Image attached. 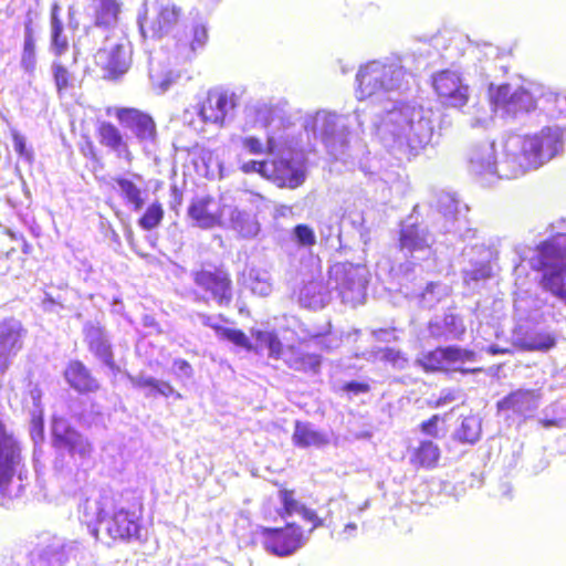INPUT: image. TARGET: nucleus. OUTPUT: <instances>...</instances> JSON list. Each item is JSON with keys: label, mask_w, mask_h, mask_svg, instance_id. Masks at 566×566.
Wrapping results in <instances>:
<instances>
[{"label": "nucleus", "mask_w": 566, "mask_h": 566, "mask_svg": "<svg viewBox=\"0 0 566 566\" xmlns=\"http://www.w3.org/2000/svg\"><path fill=\"white\" fill-rule=\"evenodd\" d=\"M51 73L56 87L57 94L61 96L67 88L74 85L75 77L65 65L59 60H54L51 64Z\"/></svg>", "instance_id": "nucleus-49"}, {"label": "nucleus", "mask_w": 566, "mask_h": 566, "mask_svg": "<svg viewBox=\"0 0 566 566\" xmlns=\"http://www.w3.org/2000/svg\"><path fill=\"white\" fill-rule=\"evenodd\" d=\"M88 349L98 360H101L107 368H109L114 375L119 373L120 369L114 360L109 337H106L103 340L94 344L93 346L88 347Z\"/></svg>", "instance_id": "nucleus-47"}, {"label": "nucleus", "mask_w": 566, "mask_h": 566, "mask_svg": "<svg viewBox=\"0 0 566 566\" xmlns=\"http://www.w3.org/2000/svg\"><path fill=\"white\" fill-rule=\"evenodd\" d=\"M188 216L195 226L202 229H211L220 221L219 209L210 196L195 198L188 207Z\"/></svg>", "instance_id": "nucleus-31"}, {"label": "nucleus", "mask_w": 566, "mask_h": 566, "mask_svg": "<svg viewBox=\"0 0 566 566\" xmlns=\"http://www.w3.org/2000/svg\"><path fill=\"white\" fill-rule=\"evenodd\" d=\"M240 169L245 174L258 172L262 177L268 178L270 163L264 160H248L242 161L240 165Z\"/></svg>", "instance_id": "nucleus-58"}, {"label": "nucleus", "mask_w": 566, "mask_h": 566, "mask_svg": "<svg viewBox=\"0 0 566 566\" xmlns=\"http://www.w3.org/2000/svg\"><path fill=\"white\" fill-rule=\"evenodd\" d=\"M179 74L161 64V62L151 56L149 59V80L151 86L158 94L167 92L172 84L177 82Z\"/></svg>", "instance_id": "nucleus-38"}, {"label": "nucleus", "mask_w": 566, "mask_h": 566, "mask_svg": "<svg viewBox=\"0 0 566 566\" xmlns=\"http://www.w3.org/2000/svg\"><path fill=\"white\" fill-rule=\"evenodd\" d=\"M22 462L18 440L0 422V502L6 495L12 496L9 483Z\"/></svg>", "instance_id": "nucleus-18"}, {"label": "nucleus", "mask_w": 566, "mask_h": 566, "mask_svg": "<svg viewBox=\"0 0 566 566\" xmlns=\"http://www.w3.org/2000/svg\"><path fill=\"white\" fill-rule=\"evenodd\" d=\"M242 146L251 155H262V154H264V149H265L262 142L254 136L244 137L242 139Z\"/></svg>", "instance_id": "nucleus-60"}, {"label": "nucleus", "mask_w": 566, "mask_h": 566, "mask_svg": "<svg viewBox=\"0 0 566 566\" xmlns=\"http://www.w3.org/2000/svg\"><path fill=\"white\" fill-rule=\"evenodd\" d=\"M291 240L300 249H312L317 242L314 229L305 223H298L291 230Z\"/></svg>", "instance_id": "nucleus-51"}, {"label": "nucleus", "mask_w": 566, "mask_h": 566, "mask_svg": "<svg viewBox=\"0 0 566 566\" xmlns=\"http://www.w3.org/2000/svg\"><path fill=\"white\" fill-rule=\"evenodd\" d=\"M440 420L439 415H433L429 420L423 421L420 426L421 431L432 438L439 437L438 422Z\"/></svg>", "instance_id": "nucleus-62"}, {"label": "nucleus", "mask_w": 566, "mask_h": 566, "mask_svg": "<svg viewBox=\"0 0 566 566\" xmlns=\"http://www.w3.org/2000/svg\"><path fill=\"white\" fill-rule=\"evenodd\" d=\"M172 373L177 378L188 380L192 377L193 369L186 359L177 358L172 361Z\"/></svg>", "instance_id": "nucleus-59"}, {"label": "nucleus", "mask_w": 566, "mask_h": 566, "mask_svg": "<svg viewBox=\"0 0 566 566\" xmlns=\"http://www.w3.org/2000/svg\"><path fill=\"white\" fill-rule=\"evenodd\" d=\"M220 336L248 350H252L253 348L248 336L240 329L229 327L220 328Z\"/></svg>", "instance_id": "nucleus-53"}, {"label": "nucleus", "mask_w": 566, "mask_h": 566, "mask_svg": "<svg viewBox=\"0 0 566 566\" xmlns=\"http://www.w3.org/2000/svg\"><path fill=\"white\" fill-rule=\"evenodd\" d=\"M52 439L57 452H67L74 460H85L92 453L90 441L63 419L53 421Z\"/></svg>", "instance_id": "nucleus-21"}, {"label": "nucleus", "mask_w": 566, "mask_h": 566, "mask_svg": "<svg viewBox=\"0 0 566 566\" xmlns=\"http://www.w3.org/2000/svg\"><path fill=\"white\" fill-rule=\"evenodd\" d=\"M64 375L70 386L78 392L96 391L99 387L98 381L92 377L90 370L78 360L70 363Z\"/></svg>", "instance_id": "nucleus-37"}, {"label": "nucleus", "mask_w": 566, "mask_h": 566, "mask_svg": "<svg viewBox=\"0 0 566 566\" xmlns=\"http://www.w3.org/2000/svg\"><path fill=\"white\" fill-rule=\"evenodd\" d=\"M539 399L538 390L520 388L499 400L496 406L500 411L512 410L518 416L527 417L538 408Z\"/></svg>", "instance_id": "nucleus-30"}, {"label": "nucleus", "mask_w": 566, "mask_h": 566, "mask_svg": "<svg viewBox=\"0 0 566 566\" xmlns=\"http://www.w3.org/2000/svg\"><path fill=\"white\" fill-rule=\"evenodd\" d=\"M279 187L295 189L306 179L305 165L295 158H280L270 161L268 178Z\"/></svg>", "instance_id": "nucleus-28"}, {"label": "nucleus", "mask_w": 566, "mask_h": 566, "mask_svg": "<svg viewBox=\"0 0 566 566\" xmlns=\"http://www.w3.org/2000/svg\"><path fill=\"white\" fill-rule=\"evenodd\" d=\"M432 86L440 102L446 106L460 108L469 101V85L454 71L443 70L436 73L432 76Z\"/></svg>", "instance_id": "nucleus-20"}, {"label": "nucleus", "mask_w": 566, "mask_h": 566, "mask_svg": "<svg viewBox=\"0 0 566 566\" xmlns=\"http://www.w3.org/2000/svg\"><path fill=\"white\" fill-rule=\"evenodd\" d=\"M97 137L101 145L114 151L118 158H124L127 161L132 160V153L128 148L127 142L118 127L111 122H102L97 128Z\"/></svg>", "instance_id": "nucleus-33"}, {"label": "nucleus", "mask_w": 566, "mask_h": 566, "mask_svg": "<svg viewBox=\"0 0 566 566\" xmlns=\"http://www.w3.org/2000/svg\"><path fill=\"white\" fill-rule=\"evenodd\" d=\"M437 209L440 216L438 228L444 233H458L462 241H471L475 238L476 231L467 226V220L461 218V202L449 192L438 196Z\"/></svg>", "instance_id": "nucleus-15"}, {"label": "nucleus", "mask_w": 566, "mask_h": 566, "mask_svg": "<svg viewBox=\"0 0 566 566\" xmlns=\"http://www.w3.org/2000/svg\"><path fill=\"white\" fill-rule=\"evenodd\" d=\"M262 535L265 549L280 557L294 554L308 541V536L295 523H287L285 527H264Z\"/></svg>", "instance_id": "nucleus-14"}, {"label": "nucleus", "mask_w": 566, "mask_h": 566, "mask_svg": "<svg viewBox=\"0 0 566 566\" xmlns=\"http://www.w3.org/2000/svg\"><path fill=\"white\" fill-rule=\"evenodd\" d=\"M359 99L373 98L384 104L380 114L402 102L397 99L408 90L409 81L403 67L397 62L371 61L361 66L356 75Z\"/></svg>", "instance_id": "nucleus-4"}, {"label": "nucleus", "mask_w": 566, "mask_h": 566, "mask_svg": "<svg viewBox=\"0 0 566 566\" xmlns=\"http://www.w3.org/2000/svg\"><path fill=\"white\" fill-rule=\"evenodd\" d=\"M114 181L126 205L130 206L134 211L142 210L145 205V199L142 196L140 188L132 180L124 177H116Z\"/></svg>", "instance_id": "nucleus-43"}, {"label": "nucleus", "mask_w": 566, "mask_h": 566, "mask_svg": "<svg viewBox=\"0 0 566 566\" xmlns=\"http://www.w3.org/2000/svg\"><path fill=\"white\" fill-rule=\"evenodd\" d=\"M292 441L295 447L306 449L310 447L323 448L329 443L326 432L317 430L311 422L295 421Z\"/></svg>", "instance_id": "nucleus-34"}, {"label": "nucleus", "mask_w": 566, "mask_h": 566, "mask_svg": "<svg viewBox=\"0 0 566 566\" xmlns=\"http://www.w3.org/2000/svg\"><path fill=\"white\" fill-rule=\"evenodd\" d=\"M565 128L545 126L534 134H511L505 137L503 170L507 176H524L537 170L565 149Z\"/></svg>", "instance_id": "nucleus-2"}, {"label": "nucleus", "mask_w": 566, "mask_h": 566, "mask_svg": "<svg viewBox=\"0 0 566 566\" xmlns=\"http://www.w3.org/2000/svg\"><path fill=\"white\" fill-rule=\"evenodd\" d=\"M130 381L134 387L147 390V397H156L159 395L167 398L175 394L178 398L181 397L180 394L175 391L174 387L169 382L156 379L150 376L130 377Z\"/></svg>", "instance_id": "nucleus-40"}, {"label": "nucleus", "mask_w": 566, "mask_h": 566, "mask_svg": "<svg viewBox=\"0 0 566 566\" xmlns=\"http://www.w3.org/2000/svg\"><path fill=\"white\" fill-rule=\"evenodd\" d=\"M115 509V496L112 491L104 490L96 499H86L80 506V518L90 528V533L97 538L98 528L103 527L106 516Z\"/></svg>", "instance_id": "nucleus-26"}, {"label": "nucleus", "mask_w": 566, "mask_h": 566, "mask_svg": "<svg viewBox=\"0 0 566 566\" xmlns=\"http://www.w3.org/2000/svg\"><path fill=\"white\" fill-rule=\"evenodd\" d=\"M343 391L352 394L354 396L366 394L370 390V386L366 382H360L356 380L347 381L342 387Z\"/></svg>", "instance_id": "nucleus-61"}, {"label": "nucleus", "mask_w": 566, "mask_h": 566, "mask_svg": "<svg viewBox=\"0 0 566 566\" xmlns=\"http://www.w3.org/2000/svg\"><path fill=\"white\" fill-rule=\"evenodd\" d=\"M23 52H35V39L31 27V20L24 23Z\"/></svg>", "instance_id": "nucleus-63"}, {"label": "nucleus", "mask_w": 566, "mask_h": 566, "mask_svg": "<svg viewBox=\"0 0 566 566\" xmlns=\"http://www.w3.org/2000/svg\"><path fill=\"white\" fill-rule=\"evenodd\" d=\"M332 287L319 280L304 284L300 292V302L304 307L319 310L327 305L332 298Z\"/></svg>", "instance_id": "nucleus-35"}, {"label": "nucleus", "mask_w": 566, "mask_h": 566, "mask_svg": "<svg viewBox=\"0 0 566 566\" xmlns=\"http://www.w3.org/2000/svg\"><path fill=\"white\" fill-rule=\"evenodd\" d=\"M468 170L482 186H492L499 179H516L520 176H506L503 170L505 160V139L500 155H496L493 143L473 145L467 155Z\"/></svg>", "instance_id": "nucleus-8"}, {"label": "nucleus", "mask_w": 566, "mask_h": 566, "mask_svg": "<svg viewBox=\"0 0 566 566\" xmlns=\"http://www.w3.org/2000/svg\"><path fill=\"white\" fill-rule=\"evenodd\" d=\"M328 284L343 303L356 306L366 296L368 272L365 266L336 263L329 270Z\"/></svg>", "instance_id": "nucleus-9"}, {"label": "nucleus", "mask_w": 566, "mask_h": 566, "mask_svg": "<svg viewBox=\"0 0 566 566\" xmlns=\"http://www.w3.org/2000/svg\"><path fill=\"white\" fill-rule=\"evenodd\" d=\"M83 331L88 347L108 337L105 329L93 322L85 323Z\"/></svg>", "instance_id": "nucleus-54"}, {"label": "nucleus", "mask_w": 566, "mask_h": 566, "mask_svg": "<svg viewBox=\"0 0 566 566\" xmlns=\"http://www.w3.org/2000/svg\"><path fill=\"white\" fill-rule=\"evenodd\" d=\"M321 363L322 358L317 354L297 353L291 358L289 365L291 368L298 371L316 374L319 370Z\"/></svg>", "instance_id": "nucleus-50"}, {"label": "nucleus", "mask_w": 566, "mask_h": 566, "mask_svg": "<svg viewBox=\"0 0 566 566\" xmlns=\"http://www.w3.org/2000/svg\"><path fill=\"white\" fill-rule=\"evenodd\" d=\"M539 99L551 116H566V92L555 93L542 88Z\"/></svg>", "instance_id": "nucleus-45"}, {"label": "nucleus", "mask_w": 566, "mask_h": 566, "mask_svg": "<svg viewBox=\"0 0 566 566\" xmlns=\"http://www.w3.org/2000/svg\"><path fill=\"white\" fill-rule=\"evenodd\" d=\"M12 140L15 153L27 163H32L33 153L32 150L28 149L25 137L21 135L18 130H12Z\"/></svg>", "instance_id": "nucleus-57"}, {"label": "nucleus", "mask_w": 566, "mask_h": 566, "mask_svg": "<svg viewBox=\"0 0 566 566\" xmlns=\"http://www.w3.org/2000/svg\"><path fill=\"white\" fill-rule=\"evenodd\" d=\"M533 270L543 272V285L566 304V234L541 242L528 260Z\"/></svg>", "instance_id": "nucleus-6"}, {"label": "nucleus", "mask_w": 566, "mask_h": 566, "mask_svg": "<svg viewBox=\"0 0 566 566\" xmlns=\"http://www.w3.org/2000/svg\"><path fill=\"white\" fill-rule=\"evenodd\" d=\"M61 7L55 2L51 8V52L60 57L69 50V40L64 34L63 22L60 19Z\"/></svg>", "instance_id": "nucleus-39"}, {"label": "nucleus", "mask_w": 566, "mask_h": 566, "mask_svg": "<svg viewBox=\"0 0 566 566\" xmlns=\"http://www.w3.org/2000/svg\"><path fill=\"white\" fill-rule=\"evenodd\" d=\"M476 359V353L459 346L439 347L426 354L417 363L426 371L446 369L457 364L472 363Z\"/></svg>", "instance_id": "nucleus-24"}, {"label": "nucleus", "mask_w": 566, "mask_h": 566, "mask_svg": "<svg viewBox=\"0 0 566 566\" xmlns=\"http://www.w3.org/2000/svg\"><path fill=\"white\" fill-rule=\"evenodd\" d=\"M21 66L28 74L32 75L36 69L35 52H22Z\"/></svg>", "instance_id": "nucleus-64"}, {"label": "nucleus", "mask_w": 566, "mask_h": 566, "mask_svg": "<svg viewBox=\"0 0 566 566\" xmlns=\"http://www.w3.org/2000/svg\"><path fill=\"white\" fill-rule=\"evenodd\" d=\"M280 500L283 505V513H281V516L283 518L287 516H292L294 514L298 515L304 522L311 523L312 527L308 531V534H311L315 528L324 526L325 518H322L317 515V513L305 506L304 504H301L293 497V493L287 490L280 491ZM310 537V535H307Z\"/></svg>", "instance_id": "nucleus-32"}, {"label": "nucleus", "mask_w": 566, "mask_h": 566, "mask_svg": "<svg viewBox=\"0 0 566 566\" xmlns=\"http://www.w3.org/2000/svg\"><path fill=\"white\" fill-rule=\"evenodd\" d=\"M454 437L461 443H476L481 437V419L476 416L463 418L460 427L454 432Z\"/></svg>", "instance_id": "nucleus-44"}, {"label": "nucleus", "mask_w": 566, "mask_h": 566, "mask_svg": "<svg viewBox=\"0 0 566 566\" xmlns=\"http://www.w3.org/2000/svg\"><path fill=\"white\" fill-rule=\"evenodd\" d=\"M83 331L88 347L108 337L105 329L93 322L85 323Z\"/></svg>", "instance_id": "nucleus-55"}, {"label": "nucleus", "mask_w": 566, "mask_h": 566, "mask_svg": "<svg viewBox=\"0 0 566 566\" xmlns=\"http://www.w3.org/2000/svg\"><path fill=\"white\" fill-rule=\"evenodd\" d=\"M462 256L467 262L462 269L463 280L467 284L480 282L491 276L492 251L484 243L476 242L465 245L462 250Z\"/></svg>", "instance_id": "nucleus-23"}, {"label": "nucleus", "mask_w": 566, "mask_h": 566, "mask_svg": "<svg viewBox=\"0 0 566 566\" xmlns=\"http://www.w3.org/2000/svg\"><path fill=\"white\" fill-rule=\"evenodd\" d=\"M258 345L269 350V357L279 359L283 353V344L274 332L256 331L254 334Z\"/></svg>", "instance_id": "nucleus-48"}, {"label": "nucleus", "mask_w": 566, "mask_h": 566, "mask_svg": "<svg viewBox=\"0 0 566 566\" xmlns=\"http://www.w3.org/2000/svg\"><path fill=\"white\" fill-rule=\"evenodd\" d=\"M27 335L22 323L13 317L0 322V373L4 374L23 347Z\"/></svg>", "instance_id": "nucleus-22"}, {"label": "nucleus", "mask_w": 566, "mask_h": 566, "mask_svg": "<svg viewBox=\"0 0 566 566\" xmlns=\"http://www.w3.org/2000/svg\"><path fill=\"white\" fill-rule=\"evenodd\" d=\"M418 270L420 268L416 263L405 262L391 268L390 276L400 293L417 301L420 307L431 310L449 297L451 289L442 282H423Z\"/></svg>", "instance_id": "nucleus-7"}, {"label": "nucleus", "mask_w": 566, "mask_h": 566, "mask_svg": "<svg viewBox=\"0 0 566 566\" xmlns=\"http://www.w3.org/2000/svg\"><path fill=\"white\" fill-rule=\"evenodd\" d=\"M115 116L122 127L128 130L144 149L156 145L157 126L149 114L133 107H118Z\"/></svg>", "instance_id": "nucleus-16"}, {"label": "nucleus", "mask_w": 566, "mask_h": 566, "mask_svg": "<svg viewBox=\"0 0 566 566\" xmlns=\"http://www.w3.org/2000/svg\"><path fill=\"white\" fill-rule=\"evenodd\" d=\"M102 38V46L95 54L96 63L114 76L127 72L132 62V49L128 40L116 32L107 33Z\"/></svg>", "instance_id": "nucleus-12"}, {"label": "nucleus", "mask_w": 566, "mask_h": 566, "mask_svg": "<svg viewBox=\"0 0 566 566\" xmlns=\"http://www.w3.org/2000/svg\"><path fill=\"white\" fill-rule=\"evenodd\" d=\"M430 337L439 342L460 340L465 334L463 318L452 312L433 316L427 326Z\"/></svg>", "instance_id": "nucleus-29"}, {"label": "nucleus", "mask_w": 566, "mask_h": 566, "mask_svg": "<svg viewBox=\"0 0 566 566\" xmlns=\"http://www.w3.org/2000/svg\"><path fill=\"white\" fill-rule=\"evenodd\" d=\"M150 22L153 38L165 39L166 48L179 62L191 61L208 42V28L203 22L190 27L181 20V9L171 0H157Z\"/></svg>", "instance_id": "nucleus-3"}, {"label": "nucleus", "mask_w": 566, "mask_h": 566, "mask_svg": "<svg viewBox=\"0 0 566 566\" xmlns=\"http://www.w3.org/2000/svg\"><path fill=\"white\" fill-rule=\"evenodd\" d=\"M539 422L544 428L558 427L563 428L566 426V396H563L548 405L543 410V418Z\"/></svg>", "instance_id": "nucleus-42"}, {"label": "nucleus", "mask_w": 566, "mask_h": 566, "mask_svg": "<svg viewBox=\"0 0 566 566\" xmlns=\"http://www.w3.org/2000/svg\"><path fill=\"white\" fill-rule=\"evenodd\" d=\"M88 9L94 18V25L86 29V36L96 39L115 32L114 27L120 11L117 0H92Z\"/></svg>", "instance_id": "nucleus-25"}, {"label": "nucleus", "mask_w": 566, "mask_h": 566, "mask_svg": "<svg viewBox=\"0 0 566 566\" xmlns=\"http://www.w3.org/2000/svg\"><path fill=\"white\" fill-rule=\"evenodd\" d=\"M365 119V111L356 109L354 114L340 115L321 109L307 113L303 117L302 126L311 146L312 142L319 140L331 156L339 159L348 148L352 124L355 122L363 126Z\"/></svg>", "instance_id": "nucleus-5"}, {"label": "nucleus", "mask_w": 566, "mask_h": 566, "mask_svg": "<svg viewBox=\"0 0 566 566\" xmlns=\"http://www.w3.org/2000/svg\"><path fill=\"white\" fill-rule=\"evenodd\" d=\"M164 210L160 203L154 202L146 209L145 213L139 219V226L145 230L156 228L163 220Z\"/></svg>", "instance_id": "nucleus-52"}, {"label": "nucleus", "mask_w": 566, "mask_h": 566, "mask_svg": "<svg viewBox=\"0 0 566 566\" xmlns=\"http://www.w3.org/2000/svg\"><path fill=\"white\" fill-rule=\"evenodd\" d=\"M541 92L542 87L531 91L523 86L514 87L511 84H502L497 87L491 85L490 87V96L496 108L501 109L504 116L516 120L523 119L535 111L537 103H541Z\"/></svg>", "instance_id": "nucleus-10"}, {"label": "nucleus", "mask_w": 566, "mask_h": 566, "mask_svg": "<svg viewBox=\"0 0 566 566\" xmlns=\"http://www.w3.org/2000/svg\"><path fill=\"white\" fill-rule=\"evenodd\" d=\"M371 132L379 143L397 159L410 160L438 143L437 124L440 114L430 107L401 103L386 109V114L374 113Z\"/></svg>", "instance_id": "nucleus-1"}, {"label": "nucleus", "mask_w": 566, "mask_h": 566, "mask_svg": "<svg viewBox=\"0 0 566 566\" xmlns=\"http://www.w3.org/2000/svg\"><path fill=\"white\" fill-rule=\"evenodd\" d=\"M195 284L201 289L220 307H228L232 302V281L223 269L192 272Z\"/></svg>", "instance_id": "nucleus-17"}, {"label": "nucleus", "mask_w": 566, "mask_h": 566, "mask_svg": "<svg viewBox=\"0 0 566 566\" xmlns=\"http://www.w3.org/2000/svg\"><path fill=\"white\" fill-rule=\"evenodd\" d=\"M556 338L547 332L530 334L522 339V347L526 350L547 352L555 347Z\"/></svg>", "instance_id": "nucleus-46"}, {"label": "nucleus", "mask_w": 566, "mask_h": 566, "mask_svg": "<svg viewBox=\"0 0 566 566\" xmlns=\"http://www.w3.org/2000/svg\"><path fill=\"white\" fill-rule=\"evenodd\" d=\"M237 94L230 90L216 87L208 92L207 97L197 106V114L206 124L223 126L232 117L237 107Z\"/></svg>", "instance_id": "nucleus-13"}, {"label": "nucleus", "mask_w": 566, "mask_h": 566, "mask_svg": "<svg viewBox=\"0 0 566 566\" xmlns=\"http://www.w3.org/2000/svg\"><path fill=\"white\" fill-rule=\"evenodd\" d=\"M229 210V226L243 239H253L260 232V223L255 216L238 207H223L221 213Z\"/></svg>", "instance_id": "nucleus-36"}, {"label": "nucleus", "mask_w": 566, "mask_h": 566, "mask_svg": "<svg viewBox=\"0 0 566 566\" xmlns=\"http://www.w3.org/2000/svg\"><path fill=\"white\" fill-rule=\"evenodd\" d=\"M411 219L409 217L401 223L399 249L415 260H426L432 254L433 237L424 227L411 222Z\"/></svg>", "instance_id": "nucleus-19"}, {"label": "nucleus", "mask_w": 566, "mask_h": 566, "mask_svg": "<svg viewBox=\"0 0 566 566\" xmlns=\"http://www.w3.org/2000/svg\"><path fill=\"white\" fill-rule=\"evenodd\" d=\"M86 549L82 543L61 537H53L38 546L30 554L31 566H64L74 560L83 562Z\"/></svg>", "instance_id": "nucleus-11"}, {"label": "nucleus", "mask_w": 566, "mask_h": 566, "mask_svg": "<svg viewBox=\"0 0 566 566\" xmlns=\"http://www.w3.org/2000/svg\"><path fill=\"white\" fill-rule=\"evenodd\" d=\"M103 528L112 539L140 538V524L136 513L118 507L116 503L115 509L106 516Z\"/></svg>", "instance_id": "nucleus-27"}, {"label": "nucleus", "mask_w": 566, "mask_h": 566, "mask_svg": "<svg viewBox=\"0 0 566 566\" xmlns=\"http://www.w3.org/2000/svg\"><path fill=\"white\" fill-rule=\"evenodd\" d=\"M440 458L439 447L431 440H423L413 450L411 463L422 468H434Z\"/></svg>", "instance_id": "nucleus-41"}, {"label": "nucleus", "mask_w": 566, "mask_h": 566, "mask_svg": "<svg viewBox=\"0 0 566 566\" xmlns=\"http://www.w3.org/2000/svg\"><path fill=\"white\" fill-rule=\"evenodd\" d=\"M380 359L391 364V366L397 369H403L407 366V359L403 354L395 348H385L381 352Z\"/></svg>", "instance_id": "nucleus-56"}]
</instances>
